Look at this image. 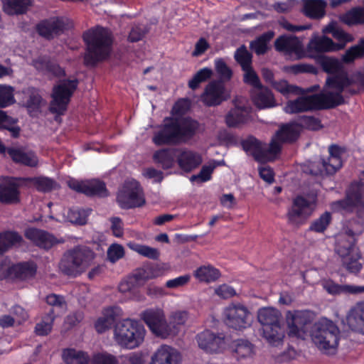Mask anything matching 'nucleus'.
<instances>
[{
  "instance_id": "1",
  "label": "nucleus",
  "mask_w": 364,
  "mask_h": 364,
  "mask_svg": "<svg viewBox=\"0 0 364 364\" xmlns=\"http://www.w3.org/2000/svg\"><path fill=\"white\" fill-rule=\"evenodd\" d=\"M314 319L312 311L309 310L288 311L286 314L287 333L290 337L305 339L311 330L313 342L326 355H333L337 351L340 331L331 320L323 318L311 326Z\"/></svg>"
},
{
  "instance_id": "2",
  "label": "nucleus",
  "mask_w": 364,
  "mask_h": 364,
  "mask_svg": "<svg viewBox=\"0 0 364 364\" xmlns=\"http://www.w3.org/2000/svg\"><path fill=\"white\" fill-rule=\"evenodd\" d=\"M199 123L191 117H167L152 141L156 146L178 145L187 143L196 134Z\"/></svg>"
},
{
  "instance_id": "3",
  "label": "nucleus",
  "mask_w": 364,
  "mask_h": 364,
  "mask_svg": "<svg viewBox=\"0 0 364 364\" xmlns=\"http://www.w3.org/2000/svg\"><path fill=\"white\" fill-rule=\"evenodd\" d=\"M85 44L83 63L86 67L95 68L111 55L114 38L109 28L95 26L82 33Z\"/></svg>"
},
{
  "instance_id": "4",
  "label": "nucleus",
  "mask_w": 364,
  "mask_h": 364,
  "mask_svg": "<svg viewBox=\"0 0 364 364\" xmlns=\"http://www.w3.org/2000/svg\"><path fill=\"white\" fill-rule=\"evenodd\" d=\"M355 236V232L350 229L338 235L335 252L341 258L342 267L349 274L358 275L363 269V264L359 261L361 255L356 247Z\"/></svg>"
},
{
  "instance_id": "5",
  "label": "nucleus",
  "mask_w": 364,
  "mask_h": 364,
  "mask_svg": "<svg viewBox=\"0 0 364 364\" xmlns=\"http://www.w3.org/2000/svg\"><path fill=\"white\" fill-rule=\"evenodd\" d=\"M333 94L323 92L311 95L301 96L294 100L287 102L284 111L288 114H296L307 111L323 110L333 109L342 102V97L336 95L337 101Z\"/></svg>"
},
{
  "instance_id": "6",
  "label": "nucleus",
  "mask_w": 364,
  "mask_h": 364,
  "mask_svg": "<svg viewBox=\"0 0 364 364\" xmlns=\"http://www.w3.org/2000/svg\"><path fill=\"white\" fill-rule=\"evenodd\" d=\"M146 330L139 321L130 318L117 322L114 328V338L122 348L134 349L144 340Z\"/></svg>"
},
{
  "instance_id": "7",
  "label": "nucleus",
  "mask_w": 364,
  "mask_h": 364,
  "mask_svg": "<svg viewBox=\"0 0 364 364\" xmlns=\"http://www.w3.org/2000/svg\"><path fill=\"white\" fill-rule=\"evenodd\" d=\"M77 86L78 80L77 79H63L53 87L48 110L55 115V120L58 117L63 116L66 112Z\"/></svg>"
},
{
  "instance_id": "8",
  "label": "nucleus",
  "mask_w": 364,
  "mask_h": 364,
  "mask_svg": "<svg viewBox=\"0 0 364 364\" xmlns=\"http://www.w3.org/2000/svg\"><path fill=\"white\" fill-rule=\"evenodd\" d=\"M281 314L272 307L260 309L257 318L262 325L263 337L272 345L277 346L284 337V329L280 323Z\"/></svg>"
},
{
  "instance_id": "9",
  "label": "nucleus",
  "mask_w": 364,
  "mask_h": 364,
  "mask_svg": "<svg viewBox=\"0 0 364 364\" xmlns=\"http://www.w3.org/2000/svg\"><path fill=\"white\" fill-rule=\"evenodd\" d=\"M92 255L87 248L75 247L64 253L59 268L65 275L77 277L82 272V267L91 260Z\"/></svg>"
},
{
  "instance_id": "10",
  "label": "nucleus",
  "mask_w": 364,
  "mask_h": 364,
  "mask_svg": "<svg viewBox=\"0 0 364 364\" xmlns=\"http://www.w3.org/2000/svg\"><path fill=\"white\" fill-rule=\"evenodd\" d=\"M141 319L156 336L166 338L173 334L171 324L166 321L163 309L149 308L140 314Z\"/></svg>"
},
{
  "instance_id": "11",
  "label": "nucleus",
  "mask_w": 364,
  "mask_h": 364,
  "mask_svg": "<svg viewBox=\"0 0 364 364\" xmlns=\"http://www.w3.org/2000/svg\"><path fill=\"white\" fill-rule=\"evenodd\" d=\"M224 322L231 328L242 330L251 325L252 316L248 309L240 303H232L223 312Z\"/></svg>"
},
{
  "instance_id": "12",
  "label": "nucleus",
  "mask_w": 364,
  "mask_h": 364,
  "mask_svg": "<svg viewBox=\"0 0 364 364\" xmlns=\"http://www.w3.org/2000/svg\"><path fill=\"white\" fill-rule=\"evenodd\" d=\"M24 177L4 176L0 183V203L15 205L21 201L20 188L26 186Z\"/></svg>"
},
{
  "instance_id": "13",
  "label": "nucleus",
  "mask_w": 364,
  "mask_h": 364,
  "mask_svg": "<svg viewBox=\"0 0 364 364\" xmlns=\"http://www.w3.org/2000/svg\"><path fill=\"white\" fill-rule=\"evenodd\" d=\"M117 201L121 208L128 210L143 206L145 203L142 189L137 181L125 184L117 196Z\"/></svg>"
},
{
  "instance_id": "14",
  "label": "nucleus",
  "mask_w": 364,
  "mask_h": 364,
  "mask_svg": "<svg viewBox=\"0 0 364 364\" xmlns=\"http://www.w3.org/2000/svg\"><path fill=\"white\" fill-rule=\"evenodd\" d=\"M66 29V19L63 16H51L41 20L35 26L38 35L47 41H52L61 36Z\"/></svg>"
},
{
  "instance_id": "15",
  "label": "nucleus",
  "mask_w": 364,
  "mask_h": 364,
  "mask_svg": "<svg viewBox=\"0 0 364 364\" xmlns=\"http://www.w3.org/2000/svg\"><path fill=\"white\" fill-rule=\"evenodd\" d=\"M68 186L72 190L87 197L105 198L109 195L105 183L99 179L78 181L72 178L68 181Z\"/></svg>"
},
{
  "instance_id": "16",
  "label": "nucleus",
  "mask_w": 364,
  "mask_h": 364,
  "mask_svg": "<svg viewBox=\"0 0 364 364\" xmlns=\"http://www.w3.org/2000/svg\"><path fill=\"white\" fill-rule=\"evenodd\" d=\"M363 192L364 184L363 183H352L346 191L345 198L335 201L333 205L336 209L352 212L355 208L364 205Z\"/></svg>"
},
{
  "instance_id": "17",
  "label": "nucleus",
  "mask_w": 364,
  "mask_h": 364,
  "mask_svg": "<svg viewBox=\"0 0 364 364\" xmlns=\"http://www.w3.org/2000/svg\"><path fill=\"white\" fill-rule=\"evenodd\" d=\"M230 98L222 80H212L205 87L201 100L207 107H216Z\"/></svg>"
},
{
  "instance_id": "18",
  "label": "nucleus",
  "mask_w": 364,
  "mask_h": 364,
  "mask_svg": "<svg viewBox=\"0 0 364 364\" xmlns=\"http://www.w3.org/2000/svg\"><path fill=\"white\" fill-rule=\"evenodd\" d=\"M198 347L208 353H218L225 348V337L223 333H215L205 330L196 337Z\"/></svg>"
},
{
  "instance_id": "19",
  "label": "nucleus",
  "mask_w": 364,
  "mask_h": 364,
  "mask_svg": "<svg viewBox=\"0 0 364 364\" xmlns=\"http://www.w3.org/2000/svg\"><path fill=\"white\" fill-rule=\"evenodd\" d=\"M225 121L230 128H238L252 121V107L234 101V107L227 113Z\"/></svg>"
},
{
  "instance_id": "20",
  "label": "nucleus",
  "mask_w": 364,
  "mask_h": 364,
  "mask_svg": "<svg viewBox=\"0 0 364 364\" xmlns=\"http://www.w3.org/2000/svg\"><path fill=\"white\" fill-rule=\"evenodd\" d=\"M24 236L36 247L48 250L55 245L61 242L53 234L36 228H28L24 231Z\"/></svg>"
},
{
  "instance_id": "21",
  "label": "nucleus",
  "mask_w": 364,
  "mask_h": 364,
  "mask_svg": "<svg viewBox=\"0 0 364 364\" xmlns=\"http://www.w3.org/2000/svg\"><path fill=\"white\" fill-rule=\"evenodd\" d=\"M36 272V264L29 261L13 264L7 268V275L12 281H26L33 278Z\"/></svg>"
},
{
  "instance_id": "22",
  "label": "nucleus",
  "mask_w": 364,
  "mask_h": 364,
  "mask_svg": "<svg viewBox=\"0 0 364 364\" xmlns=\"http://www.w3.org/2000/svg\"><path fill=\"white\" fill-rule=\"evenodd\" d=\"M242 149L259 163L267 162L265 144L252 135L241 141Z\"/></svg>"
},
{
  "instance_id": "23",
  "label": "nucleus",
  "mask_w": 364,
  "mask_h": 364,
  "mask_svg": "<svg viewBox=\"0 0 364 364\" xmlns=\"http://www.w3.org/2000/svg\"><path fill=\"white\" fill-rule=\"evenodd\" d=\"M309 200L303 196L296 197L291 208L287 213L289 223L296 225L301 224L307 218L305 210L309 207Z\"/></svg>"
},
{
  "instance_id": "24",
  "label": "nucleus",
  "mask_w": 364,
  "mask_h": 364,
  "mask_svg": "<svg viewBox=\"0 0 364 364\" xmlns=\"http://www.w3.org/2000/svg\"><path fill=\"white\" fill-rule=\"evenodd\" d=\"M346 321L353 331L364 334V301L356 304L350 309Z\"/></svg>"
},
{
  "instance_id": "25",
  "label": "nucleus",
  "mask_w": 364,
  "mask_h": 364,
  "mask_svg": "<svg viewBox=\"0 0 364 364\" xmlns=\"http://www.w3.org/2000/svg\"><path fill=\"white\" fill-rule=\"evenodd\" d=\"M251 98L254 105L259 109L269 108L274 106L275 101L272 91L262 85L251 92Z\"/></svg>"
},
{
  "instance_id": "26",
  "label": "nucleus",
  "mask_w": 364,
  "mask_h": 364,
  "mask_svg": "<svg viewBox=\"0 0 364 364\" xmlns=\"http://www.w3.org/2000/svg\"><path fill=\"white\" fill-rule=\"evenodd\" d=\"M308 48L309 50L316 53H328L342 50V46L336 45V43L331 38L324 35L312 38L308 45Z\"/></svg>"
},
{
  "instance_id": "27",
  "label": "nucleus",
  "mask_w": 364,
  "mask_h": 364,
  "mask_svg": "<svg viewBox=\"0 0 364 364\" xmlns=\"http://www.w3.org/2000/svg\"><path fill=\"white\" fill-rule=\"evenodd\" d=\"M151 358L161 364H180L181 360V354L167 345L161 346Z\"/></svg>"
},
{
  "instance_id": "28",
  "label": "nucleus",
  "mask_w": 364,
  "mask_h": 364,
  "mask_svg": "<svg viewBox=\"0 0 364 364\" xmlns=\"http://www.w3.org/2000/svg\"><path fill=\"white\" fill-rule=\"evenodd\" d=\"M177 162L182 170L190 172L200 165L202 157L194 151L185 150L177 156Z\"/></svg>"
},
{
  "instance_id": "29",
  "label": "nucleus",
  "mask_w": 364,
  "mask_h": 364,
  "mask_svg": "<svg viewBox=\"0 0 364 364\" xmlns=\"http://www.w3.org/2000/svg\"><path fill=\"white\" fill-rule=\"evenodd\" d=\"M323 288L330 294L336 295L341 293L350 294H360L364 293V286H356L350 284L341 285L332 280L326 281L323 284Z\"/></svg>"
},
{
  "instance_id": "30",
  "label": "nucleus",
  "mask_w": 364,
  "mask_h": 364,
  "mask_svg": "<svg viewBox=\"0 0 364 364\" xmlns=\"http://www.w3.org/2000/svg\"><path fill=\"white\" fill-rule=\"evenodd\" d=\"M274 48L279 52L297 53L301 49V43L296 36L283 35L276 39Z\"/></svg>"
},
{
  "instance_id": "31",
  "label": "nucleus",
  "mask_w": 364,
  "mask_h": 364,
  "mask_svg": "<svg viewBox=\"0 0 364 364\" xmlns=\"http://www.w3.org/2000/svg\"><path fill=\"white\" fill-rule=\"evenodd\" d=\"M62 359L65 364H88L90 358L85 351L67 348L62 351Z\"/></svg>"
},
{
  "instance_id": "32",
  "label": "nucleus",
  "mask_w": 364,
  "mask_h": 364,
  "mask_svg": "<svg viewBox=\"0 0 364 364\" xmlns=\"http://www.w3.org/2000/svg\"><path fill=\"white\" fill-rule=\"evenodd\" d=\"M178 149L176 148H166L156 151L153 156L155 162L160 164L163 168L168 169L173 167Z\"/></svg>"
},
{
  "instance_id": "33",
  "label": "nucleus",
  "mask_w": 364,
  "mask_h": 364,
  "mask_svg": "<svg viewBox=\"0 0 364 364\" xmlns=\"http://www.w3.org/2000/svg\"><path fill=\"white\" fill-rule=\"evenodd\" d=\"M8 154L15 163L30 167L38 165V157L32 152L26 153L20 149L11 148L8 150Z\"/></svg>"
},
{
  "instance_id": "34",
  "label": "nucleus",
  "mask_w": 364,
  "mask_h": 364,
  "mask_svg": "<svg viewBox=\"0 0 364 364\" xmlns=\"http://www.w3.org/2000/svg\"><path fill=\"white\" fill-rule=\"evenodd\" d=\"M326 3L323 0H306L304 4V14L314 19H319L326 14Z\"/></svg>"
},
{
  "instance_id": "35",
  "label": "nucleus",
  "mask_w": 364,
  "mask_h": 364,
  "mask_svg": "<svg viewBox=\"0 0 364 364\" xmlns=\"http://www.w3.org/2000/svg\"><path fill=\"white\" fill-rule=\"evenodd\" d=\"M4 11L9 16L26 13L30 6V0H1Z\"/></svg>"
},
{
  "instance_id": "36",
  "label": "nucleus",
  "mask_w": 364,
  "mask_h": 364,
  "mask_svg": "<svg viewBox=\"0 0 364 364\" xmlns=\"http://www.w3.org/2000/svg\"><path fill=\"white\" fill-rule=\"evenodd\" d=\"M321 168L318 171L311 170L314 175H333L342 167L341 158L328 157L327 159H321L320 161Z\"/></svg>"
},
{
  "instance_id": "37",
  "label": "nucleus",
  "mask_w": 364,
  "mask_h": 364,
  "mask_svg": "<svg viewBox=\"0 0 364 364\" xmlns=\"http://www.w3.org/2000/svg\"><path fill=\"white\" fill-rule=\"evenodd\" d=\"M274 32L268 31L258 36L255 40L250 43V48L257 55H264L269 49L268 46L269 41L274 38Z\"/></svg>"
},
{
  "instance_id": "38",
  "label": "nucleus",
  "mask_w": 364,
  "mask_h": 364,
  "mask_svg": "<svg viewBox=\"0 0 364 364\" xmlns=\"http://www.w3.org/2000/svg\"><path fill=\"white\" fill-rule=\"evenodd\" d=\"M194 277L200 282L210 283L216 281L220 276V271L211 265H204L197 268Z\"/></svg>"
},
{
  "instance_id": "39",
  "label": "nucleus",
  "mask_w": 364,
  "mask_h": 364,
  "mask_svg": "<svg viewBox=\"0 0 364 364\" xmlns=\"http://www.w3.org/2000/svg\"><path fill=\"white\" fill-rule=\"evenodd\" d=\"M26 186H28L33 183L36 189L41 192H50L51 191L56 184L55 181L48 177L39 176V177H24Z\"/></svg>"
},
{
  "instance_id": "40",
  "label": "nucleus",
  "mask_w": 364,
  "mask_h": 364,
  "mask_svg": "<svg viewBox=\"0 0 364 364\" xmlns=\"http://www.w3.org/2000/svg\"><path fill=\"white\" fill-rule=\"evenodd\" d=\"M300 132L292 124H284L276 132L275 136L282 143H294L299 137Z\"/></svg>"
},
{
  "instance_id": "41",
  "label": "nucleus",
  "mask_w": 364,
  "mask_h": 364,
  "mask_svg": "<svg viewBox=\"0 0 364 364\" xmlns=\"http://www.w3.org/2000/svg\"><path fill=\"white\" fill-rule=\"evenodd\" d=\"M254 354V345L247 340L239 339L235 341L233 355L237 360L250 358Z\"/></svg>"
},
{
  "instance_id": "42",
  "label": "nucleus",
  "mask_w": 364,
  "mask_h": 364,
  "mask_svg": "<svg viewBox=\"0 0 364 364\" xmlns=\"http://www.w3.org/2000/svg\"><path fill=\"white\" fill-rule=\"evenodd\" d=\"M316 61L328 74L336 73L342 68L341 63L336 58L320 55L317 56Z\"/></svg>"
},
{
  "instance_id": "43",
  "label": "nucleus",
  "mask_w": 364,
  "mask_h": 364,
  "mask_svg": "<svg viewBox=\"0 0 364 364\" xmlns=\"http://www.w3.org/2000/svg\"><path fill=\"white\" fill-rule=\"evenodd\" d=\"M224 164L223 161L213 160L208 165H203L200 172L196 175H193L191 177V181H199L204 183L210 181L212 178V174L215 168Z\"/></svg>"
},
{
  "instance_id": "44",
  "label": "nucleus",
  "mask_w": 364,
  "mask_h": 364,
  "mask_svg": "<svg viewBox=\"0 0 364 364\" xmlns=\"http://www.w3.org/2000/svg\"><path fill=\"white\" fill-rule=\"evenodd\" d=\"M345 73L337 74L334 76L328 77L326 80V84L330 88L334 89L337 90V92H327L326 94H333L335 95V100L337 101V97L336 95H339L342 97V102L338 104L339 105H341L344 104V98L342 95V92H343L344 89L346 88L345 85Z\"/></svg>"
},
{
  "instance_id": "45",
  "label": "nucleus",
  "mask_w": 364,
  "mask_h": 364,
  "mask_svg": "<svg viewBox=\"0 0 364 364\" xmlns=\"http://www.w3.org/2000/svg\"><path fill=\"white\" fill-rule=\"evenodd\" d=\"M324 31L331 33L332 36L338 41V43H336V45L342 46V50L345 48L347 43L353 41V38L350 34L346 33L335 24H329Z\"/></svg>"
},
{
  "instance_id": "46",
  "label": "nucleus",
  "mask_w": 364,
  "mask_h": 364,
  "mask_svg": "<svg viewBox=\"0 0 364 364\" xmlns=\"http://www.w3.org/2000/svg\"><path fill=\"white\" fill-rule=\"evenodd\" d=\"M348 26L364 24V8L357 6L347 11L341 18Z\"/></svg>"
},
{
  "instance_id": "47",
  "label": "nucleus",
  "mask_w": 364,
  "mask_h": 364,
  "mask_svg": "<svg viewBox=\"0 0 364 364\" xmlns=\"http://www.w3.org/2000/svg\"><path fill=\"white\" fill-rule=\"evenodd\" d=\"M55 316L54 310L50 309V311L43 317L41 321L36 325V333L38 336L48 335L52 330Z\"/></svg>"
},
{
  "instance_id": "48",
  "label": "nucleus",
  "mask_w": 364,
  "mask_h": 364,
  "mask_svg": "<svg viewBox=\"0 0 364 364\" xmlns=\"http://www.w3.org/2000/svg\"><path fill=\"white\" fill-rule=\"evenodd\" d=\"M236 62L241 66L242 70L252 67V55L248 51L245 45L238 48L234 55Z\"/></svg>"
},
{
  "instance_id": "49",
  "label": "nucleus",
  "mask_w": 364,
  "mask_h": 364,
  "mask_svg": "<svg viewBox=\"0 0 364 364\" xmlns=\"http://www.w3.org/2000/svg\"><path fill=\"white\" fill-rule=\"evenodd\" d=\"M331 220V213L326 211L311 223L309 230L317 233H323L327 229Z\"/></svg>"
},
{
  "instance_id": "50",
  "label": "nucleus",
  "mask_w": 364,
  "mask_h": 364,
  "mask_svg": "<svg viewBox=\"0 0 364 364\" xmlns=\"http://www.w3.org/2000/svg\"><path fill=\"white\" fill-rule=\"evenodd\" d=\"M128 246L131 250L149 259H158L160 255L159 251L156 248L147 245L130 242Z\"/></svg>"
},
{
  "instance_id": "51",
  "label": "nucleus",
  "mask_w": 364,
  "mask_h": 364,
  "mask_svg": "<svg viewBox=\"0 0 364 364\" xmlns=\"http://www.w3.org/2000/svg\"><path fill=\"white\" fill-rule=\"evenodd\" d=\"M364 57V48L358 43L350 47L342 55L341 60L345 64L353 63L355 60Z\"/></svg>"
},
{
  "instance_id": "52",
  "label": "nucleus",
  "mask_w": 364,
  "mask_h": 364,
  "mask_svg": "<svg viewBox=\"0 0 364 364\" xmlns=\"http://www.w3.org/2000/svg\"><path fill=\"white\" fill-rule=\"evenodd\" d=\"M297 125L304 129L318 131L323 127L321 120L314 116L301 115L297 119Z\"/></svg>"
},
{
  "instance_id": "53",
  "label": "nucleus",
  "mask_w": 364,
  "mask_h": 364,
  "mask_svg": "<svg viewBox=\"0 0 364 364\" xmlns=\"http://www.w3.org/2000/svg\"><path fill=\"white\" fill-rule=\"evenodd\" d=\"M213 70L209 68H203L199 70L188 82V87L193 90H196L201 82H205L211 77Z\"/></svg>"
},
{
  "instance_id": "54",
  "label": "nucleus",
  "mask_w": 364,
  "mask_h": 364,
  "mask_svg": "<svg viewBox=\"0 0 364 364\" xmlns=\"http://www.w3.org/2000/svg\"><path fill=\"white\" fill-rule=\"evenodd\" d=\"M157 276L156 267L154 265L138 268L133 273V277L136 282L146 281Z\"/></svg>"
},
{
  "instance_id": "55",
  "label": "nucleus",
  "mask_w": 364,
  "mask_h": 364,
  "mask_svg": "<svg viewBox=\"0 0 364 364\" xmlns=\"http://www.w3.org/2000/svg\"><path fill=\"white\" fill-rule=\"evenodd\" d=\"M272 87L283 95H288L289 94L298 95L302 91L301 87L296 85H290L285 80H281L279 81L275 80Z\"/></svg>"
},
{
  "instance_id": "56",
  "label": "nucleus",
  "mask_w": 364,
  "mask_h": 364,
  "mask_svg": "<svg viewBox=\"0 0 364 364\" xmlns=\"http://www.w3.org/2000/svg\"><path fill=\"white\" fill-rule=\"evenodd\" d=\"M4 243L6 246V252L16 245H21L23 242V237L16 231H5L0 232Z\"/></svg>"
},
{
  "instance_id": "57",
  "label": "nucleus",
  "mask_w": 364,
  "mask_h": 364,
  "mask_svg": "<svg viewBox=\"0 0 364 364\" xmlns=\"http://www.w3.org/2000/svg\"><path fill=\"white\" fill-rule=\"evenodd\" d=\"M215 68L216 73L220 76V79L219 80H222L224 82L225 81H229L232 78V71L223 58L215 60Z\"/></svg>"
},
{
  "instance_id": "58",
  "label": "nucleus",
  "mask_w": 364,
  "mask_h": 364,
  "mask_svg": "<svg viewBox=\"0 0 364 364\" xmlns=\"http://www.w3.org/2000/svg\"><path fill=\"white\" fill-rule=\"evenodd\" d=\"M69 220L74 224L85 225L87 223V214L85 210L73 208L68 212Z\"/></svg>"
},
{
  "instance_id": "59",
  "label": "nucleus",
  "mask_w": 364,
  "mask_h": 364,
  "mask_svg": "<svg viewBox=\"0 0 364 364\" xmlns=\"http://www.w3.org/2000/svg\"><path fill=\"white\" fill-rule=\"evenodd\" d=\"M13 88L11 86L0 87V108H4L14 103Z\"/></svg>"
},
{
  "instance_id": "60",
  "label": "nucleus",
  "mask_w": 364,
  "mask_h": 364,
  "mask_svg": "<svg viewBox=\"0 0 364 364\" xmlns=\"http://www.w3.org/2000/svg\"><path fill=\"white\" fill-rule=\"evenodd\" d=\"M242 70L245 72L243 77L245 83L251 85L254 89L262 88L260 80L256 72L253 70L252 66Z\"/></svg>"
},
{
  "instance_id": "61",
  "label": "nucleus",
  "mask_w": 364,
  "mask_h": 364,
  "mask_svg": "<svg viewBox=\"0 0 364 364\" xmlns=\"http://www.w3.org/2000/svg\"><path fill=\"white\" fill-rule=\"evenodd\" d=\"M42 100V97L37 92H32L29 95L26 102V107L30 115H32L33 112H40Z\"/></svg>"
},
{
  "instance_id": "62",
  "label": "nucleus",
  "mask_w": 364,
  "mask_h": 364,
  "mask_svg": "<svg viewBox=\"0 0 364 364\" xmlns=\"http://www.w3.org/2000/svg\"><path fill=\"white\" fill-rule=\"evenodd\" d=\"M117 357L107 352L95 353L92 360L91 364H118Z\"/></svg>"
},
{
  "instance_id": "63",
  "label": "nucleus",
  "mask_w": 364,
  "mask_h": 364,
  "mask_svg": "<svg viewBox=\"0 0 364 364\" xmlns=\"http://www.w3.org/2000/svg\"><path fill=\"white\" fill-rule=\"evenodd\" d=\"M124 256V249L122 245L112 244L107 250V257L109 260L114 263Z\"/></svg>"
},
{
  "instance_id": "64",
  "label": "nucleus",
  "mask_w": 364,
  "mask_h": 364,
  "mask_svg": "<svg viewBox=\"0 0 364 364\" xmlns=\"http://www.w3.org/2000/svg\"><path fill=\"white\" fill-rule=\"evenodd\" d=\"M113 322L114 317L112 316L100 317L95 323V328L99 333H105L111 328Z\"/></svg>"
}]
</instances>
